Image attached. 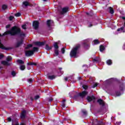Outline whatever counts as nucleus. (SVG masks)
<instances>
[{
	"label": "nucleus",
	"mask_w": 125,
	"mask_h": 125,
	"mask_svg": "<svg viewBox=\"0 0 125 125\" xmlns=\"http://www.w3.org/2000/svg\"><path fill=\"white\" fill-rule=\"evenodd\" d=\"M10 36H14L18 35L22 38L26 37V34L23 32H21V29L17 26H14L11 29V31H9Z\"/></svg>",
	"instance_id": "1"
},
{
	"label": "nucleus",
	"mask_w": 125,
	"mask_h": 125,
	"mask_svg": "<svg viewBox=\"0 0 125 125\" xmlns=\"http://www.w3.org/2000/svg\"><path fill=\"white\" fill-rule=\"evenodd\" d=\"M81 49V44H76L71 50L70 52V57H74L77 58V54L79 53V50Z\"/></svg>",
	"instance_id": "2"
},
{
	"label": "nucleus",
	"mask_w": 125,
	"mask_h": 125,
	"mask_svg": "<svg viewBox=\"0 0 125 125\" xmlns=\"http://www.w3.org/2000/svg\"><path fill=\"white\" fill-rule=\"evenodd\" d=\"M32 26L34 30H38L40 26V22L38 21H34L33 22Z\"/></svg>",
	"instance_id": "3"
},
{
	"label": "nucleus",
	"mask_w": 125,
	"mask_h": 125,
	"mask_svg": "<svg viewBox=\"0 0 125 125\" xmlns=\"http://www.w3.org/2000/svg\"><path fill=\"white\" fill-rule=\"evenodd\" d=\"M93 125H104L105 123L103 122V121H98L97 119H95L93 123Z\"/></svg>",
	"instance_id": "4"
},
{
	"label": "nucleus",
	"mask_w": 125,
	"mask_h": 125,
	"mask_svg": "<svg viewBox=\"0 0 125 125\" xmlns=\"http://www.w3.org/2000/svg\"><path fill=\"white\" fill-rule=\"evenodd\" d=\"M87 94H88V92L87 91H83L79 93L80 97H81V98H84Z\"/></svg>",
	"instance_id": "5"
},
{
	"label": "nucleus",
	"mask_w": 125,
	"mask_h": 125,
	"mask_svg": "<svg viewBox=\"0 0 125 125\" xmlns=\"http://www.w3.org/2000/svg\"><path fill=\"white\" fill-rule=\"evenodd\" d=\"M27 113V111L25 110H22L20 115V118L22 120H24L26 118V114Z\"/></svg>",
	"instance_id": "6"
},
{
	"label": "nucleus",
	"mask_w": 125,
	"mask_h": 125,
	"mask_svg": "<svg viewBox=\"0 0 125 125\" xmlns=\"http://www.w3.org/2000/svg\"><path fill=\"white\" fill-rule=\"evenodd\" d=\"M69 11V7H65L62 9V11L61 12V14L62 15L65 14V13H67Z\"/></svg>",
	"instance_id": "7"
},
{
	"label": "nucleus",
	"mask_w": 125,
	"mask_h": 125,
	"mask_svg": "<svg viewBox=\"0 0 125 125\" xmlns=\"http://www.w3.org/2000/svg\"><path fill=\"white\" fill-rule=\"evenodd\" d=\"M25 56L27 57H29L30 56H32V55H34V53L32 50H28L25 52Z\"/></svg>",
	"instance_id": "8"
},
{
	"label": "nucleus",
	"mask_w": 125,
	"mask_h": 125,
	"mask_svg": "<svg viewBox=\"0 0 125 125\" xmlns=\"http://www.w3.org/2000/svg\"><path fill=\"white\" fill-rule=\"evenodd\" d=\"M86 100H87L88 102H91L93 100H95V97L93 95L91 96H88L86 97Z\"/></svg>",
	"instance_id": "9"
},
{
	"label": "nucleus",
	"mask_w": 125,
	"mask_h": 125,
	"mask_svg": "<svg viewBox=\"0 0 125 125\" xmlns=\"http://www.w3.org/2000/svg\"><path fill=\"white\" fill-rule=\"evenodd\" d=\"M97 103H99L100 106H103V107H104V106H105V102H104V101H103V100L101 99H98L97 100Z\"/></svg>",
	"instance_id": "10"
},
{
	"label": "nucleus",
	"mask_w": 125,
	"mask_h": 125,
	"mask_svg": "<svg viewBox=\"0 0 125 125\" xmlns=\"http://www.w3.org/2000/svg\"><path fill=\"white\" fill-rule=\"evenodd\" d=\"M34 43L35 45H37L38 46H42V45H44L45 43L44 42H36Z\"/></svg>",
	"instance_id": "11"
},
{
	"label": "nucleus",
	"mask_w": 125,
	"mask_h": 125,
	"mask_svg": "<svg viewBox=\"0 0 125 125\" xmlns=\"http://www.w3.org/2000/svg\"><path fill=\"white\" fill-rule=\"evenodd\" d=\"M23 39H21L20 42H18L15 46L16 48H18V47H19L20 45L23 44Z\"/></svg>",
	"instance_id": "12"
},
{
	"label": "nucleus",
	"mask_w": 125,
	"mask_h": 125,
	"mask_svg": "<svg viewBox=\"0 0 125 125\" xmlns=\"http://www.w3.org/2000/svg\"><path fill=\"white\" fill-rule=\"evenodd\" d=\"M1 64H2V65H4V66H10V65H11L10 63L5 61H2L1 62Z\"/></svg>",
	"instance_id": "13"
},
{
	"label": "nucleus",
	"mask_w": 125,
	"mask_h": 125,
	"mask_svg": "<svg viewBox=\"0 0 125 125\" xmlns=\"http://www.w3.org/2000/svg\"><path fill=\"white\" fill-rule=\"evenodd\" d=\"M47 78L48 79V80H54L56 78V76L55 75H50L49 74H48Z\"/></svg>",
	"instance_id": "14"
},
{
	"label": "nucleus",
	"mask_w": 125,
	"mask_h": 125,
	"mask_svg": "<svg viewBox=\"0 0 125 125\" xmlns=\"http://www.w3.org/2000/svg\"><path fill=\"white\" fill-rule=\"evenodd\" d=\"M108 9L109 10V12L110 14H114L115 13V11L112 7H108Z\"/></svg>",
	"instance_id": "15"
},
{
	"label": "nucleus",
	"mask_w": 125,
	"mask_h": 125,
	"mask_svg": "<svg viewBox=\"0 0 125 125\" xmlns=\"http://www.w3.org/2000/svg\"><path fill=\"white\" fill-rule=\"evenodd\" d=\"M11 31V29L10 30H8L5 32L2 35L0 33V37H4V36H7V35H10V33L9 32Z\"/></svg>",
	"instance_id": "16"
},
{
	"label": "nucleus",
	"mask_w": 125,
	"mask_h": 125,
	"mask_svg": "<svg viewBox=\"0 0 125 125\" xmlns=\"http://www.w3.org/2000/svg\"><path fill=\"white\" fill-rule=\"evenodd\" d=\"M124 87H125V83H121L120 85H119V89L120 91H124Z\"/></svg>",
	"instance_id": "17"
},
{
	"label": "nucleus",
	"mask_w": 125,
	"mask_h": 125,
	"mask_svg": "<svg viewBox=\"0 0 125 125\" xmlns=\"http://www.w3.org/2000/svg\"><path fill=\"white\" fill-rule=\"evenodd\" d=\"M121 31L122 33H125V26H122L117 29V32H120Z\"/></svg>",
	"instance_id": "18"
},
{
	"label": "nucleus",
	"mask_w": 125,
	"mask_h": 125,
	"mask_svg": "<svg viewBox=\"0 0 125 125\" xmlns=\"http://www.w3.org/2000/svg\"><path fill=\"white\" fill-rule=\"evenodd\" d=\"M28 66H37L38 65V63L34 62H29L27 63Z\"/></svg>",
	"instance_id": "19"
},
{
	"label": "nucleus",
	"mask_w": 125,
	"mask_h": 125,
	"mask_svg": "<svg viewBox=\"0 0 125 125\" xmlns=\"http://www.w3.org/2000/svg\"><path fill=\"white\" fill-rule=\"evenodd\" d=\"M83 45L84 48H86V49H88L89 48V44L87 43V42L83 43Z\"/></svg>",
	"instance_id": "20"
},
{
	"label": "nucleus",
	"mask_w": 125,
	"mask_h": 125,
	"mask_svg": "<svg viewBox=\"0 0 125 125\" xmlns=\"http://www.w3.org/2000/svg\"><path fill=\"white\" fill-rule=\"evenodd\" d=\"M45 48L46 50H51L52 49V46H49L48 44H46Z\"/></svg>",
	"instance_id": "21"
},
{
	"label": "nucleus",
	"mask_w": 125,
	"mask_h": 125,
	"mask_svg": "<svg viewBox=\"0 0 125 125\" xmlns=\"http://www.w3.org/2000/svg\"><path fill=\"white\" fill-rule=\"evenodd\" d=\"M22 4L25 6H30L31 4L27 1H24L22 2Z\"/></svg>",
	"instance_id": "22"
},
{
	"label": "nucleus",
	"mask_w": 125,
	"mask_h": 125,
	"mask_svg": "<svg viewBox=\"0 0 125 125\" xmlns=\"http://www.w3.org/2000/svg\"><path fill=\"white\" fill-rule=\"evenodd\" d=\"M32 52H33V53L34 54V53L35 52H38V51H39V48H38L37 47H34L33 48V49L32 50Z\"/></svg>",
	"instance_id": "23"
},
{
	"label": "nucleus",
	"mask_w": 125,
	"mask_h": 125,
	"mask_svg": "<svg viewBox=\"0 0 125 125\" xmlns=\"http://www.w3.org/2000/svg\"><path fill=\"white\" fill-rule=\"evenodd\" d=\"M54 47L55 49H59V46H58V42H56L54 43Z\"/></svg>",
	"instance_id": "24"
},
{
	"label": "nucleus",
	"mask_w": 125,
	"mask_h": 125,
	"mask_svg": "<svg viewBox=\"0 0 125 125\" xmlns=\"http://www.w3.org/2000/svg\"><path fill=\"white\" fill-rule=\"evenodd\" d=\"M93 42L95 45L99 44L100 43V42H99V40L98 39H95Z\"/></svg>",
	"instance_id": "25"
},
{
	"label": "nucleus",
	"mask_w": 125,
	"mask_h": 125,
	"mask_svg": "<svg viewBox=\"0 0 125 125\" xmlns=\"http://www.w3.org/2000/svg\"><path fill=\"white\" fill-rule=\"evenodd\" d=\"M104 49H105V47H104L103 45H101L100 46V51H101V52L104 51Z\"/></svg>",
	"instance_id": "26"
},
{
	"label": "nucleus",
	"mask_w": 125,
	"mask_h": 125,
	"mask_svg": "<svg viewBox=\"0 0 125 125\" xmlns=\"http://www.w3.org/2000/svg\"><path fill=\"white\" fill-rule=\"evenodd\" d=\"M51 23V20H48L47 21V22H46L47 26L49 28H50V26H51V24H50Z\"/></svg>",
	"instance_id": "27"
},
{
	"label": "nucleus",
	"mask_w": 125,
	"mask_h": 125,
	"mask_svg": "<svg viewBox=\"0 0 125 125\" xmlns=\"http://www.w3.org/2000/svg\"><path fill=\"white\" fill-rule=\"evenodd\" d=\"M54 53L56 56H58L59 55V50L58 49H55Z\"/></svg>",
	"instance_id": "28"
},
{
	"label": "nucleus",
	"mask_w": 125,
	"mask_h": 125,
	"mask_svg": "<svg viewBox=\"0 0 125 125\" xmlns=\"http://www.w3.org/2000/svg\"><path fill=\"white\" fill-rule=\"evenodd\" d=\"M106 63L107 64V65H108L109 66L112 65V60H107L106 61Z\"/></svg>",
	"instance_id": "29"
},
{
	"label": "nucleus",
	"mask_w": 125,
	"mask_h": 125,
	"mask_svg": "<svg viewBox=\"0 0 125 125\" xmlns=\"http://www.w3.org/2000/svg\"><path fill=\"white\" fill-rule=\"evenodd\" d=\"M6 61L8 62H10V61H12V57L11 56H8L6 58Z\"/></svg>",
	"instance_id": "30"
},
{
	"label": "nucleus",
	"mask_w": 125,
	"mask_h": 125,
	"mask_svg": "<svg viewBox=\"0 0 125 125\" xmlns=\"http://www.w3.org/2000/svg\"><path fill=\"white\" fill-rule=\"evenodd\" d=\"M83 68L84 72H86V71H87V65L84 64L83 65Z\"/></svg>",
	"instance_id": "31"
},
{
	"label": "nucleus",
	"mask_w": 125,
	"mask_h": 125,
	"mask_svg": "<svg viewBox=\"0 0 125 125\" xmlns=\"http://www.w3.org/2000/svg\"><path fill=\"white\" fill-rule=\"evenodd\" d=\"M80 97V93H78L77 94L75 95L73 97L74 99H78Z\"/></svg>",
	"instance_id": "32"
},
{
	"label": "nucleus",
	"mask_w": 125,
	"mask_h": 125,
	"mask_svg": "<svg viewBox=\"0 0 125 125\" xmlns=\"http://www.w3.org/2000/svg\"><path fill=\"white\" fill-rule=\"evenodd\" d=\"M115 94L117 96H121V95H122V93H121V92L120 91H116Z\"/></svg>",
	"instance_id": "33"
},
{
	"label": "nucleus",
	"mask_w": 125,
	"mask_h": 125,
	"mask_svg": "<svg viewBox=\"0 0 125 125\" xmlns=\"http://www.w3.org/2000/svg\"><path fill=\"white\" fill-rule=\"evenodd\" d=\"M33 44H29L27 45V46L25 47V49H29V48L32 47Z\"/></svg>",
	"instance_id": "34"
},
{
	"label": "nucleus",
	"mask_w": 125,
	"mask_h": 125,
	"mask_svg": "<svg viewBox=\"0 0 125 125\" xmlns=\"http://www.w3.org/2000/svg\"><path fill=\"white\" fill-rule=\"evenodd\" d=\"M2 9H3V10H5L6 9H7V5L5 4L2 5Z\"/></svg>",
	"instance_id": "35"
},
{
	"label": "nucleus",
	"mask_w": 125,
	"mask_h": 125,
	"mask_svg": "<svg viewBox=\"0 0 125 125\" xmlns=\"http://www.w3.org/2000/svg\"><path fill=\"white\" fill-rule=\"evenodd\" d=\"M19 64H24V62L22 60H18L17 61Z\"/></svg>",
	"instance_id": "36"
},
{
	"label": "nucleus",
	"mask_w": 125,
	"mask_h": 125,
	"mask_svg": "<svg viewBox=\"0 0 125 125\" xmlns=\"http://www.w3.org/2000/svg\"><path fill=\"white\" fill-rule=\"evenodd\" d=\"M100 61V60L99 59V58H98V57L95 58L93 59V61L94 62H99Z\"/></svg>",
	"instance_id": "37"
},
{
	"label": "nucleus",
	"mask_w": 125,
	"mask_h": 125,
	"mask_svg": "<svg viewBox=\"0 0 125 125\" xmlns=\"http://www.w3.org/2000/svg\"><path fill=\"white\" fill-rule=\"evenodd\" d=\"M82 112L83 113V115H84L85 116H86V115H87V111H86V110H83L82 111Z\"/></svg>",
	"instance_id": "38"
},
{
	"label": "nucleus",
	"mask_w": 125,
	"mask_h": 125,
	"mask_svg": "<svg viewBox=\"0 0 125 125\" xmlns=\"http://www.w3.org/2000/svg\"><path fill=\"white\" fill-rule=\"evenodd\" d=\"M20 69L21 71H24V70L26 69V67L25 66V65H21Z\"/></svg>",
	"instance_id": "39"
},
{
	"label": "nucleus",
	"mask_w": 125,
	"mask_h": 125,
	"mask_svg": "<svg viewBox=\"0 0 125 125\" xmlns=\"http://www.w3.org/2000/svg\"><path fill=\"white\" fill-rule=\"evenodd\" d=\"M15 16L16 17H20L21 16V13H17L15 14Z\"/></svg>",
	"instance_id": "40"
},
{
	"label": "nucleus",
	"mask_w": 125,
	"mask_h": 125,
	"mask_svg": "<svg viewBox=\"0 0 125 125\" xmlns=\"http://www.w3.org/2000/svg\"><path fill=\"white\" fill-rule=\"evenodd\" d=\"M11 75L13 77H15V76H16V72H15V71L13 70L11 72Z\"/></svg>",
	"instance_id": "41"
},
{
	"label": "nucleus",
	"mask_w": 125,
	"mask_h": 125,
	"mask_svg": "<svg viewBox=\"0 0 125 125\" xmlns=\"http://www.w3.org/2000/svg\"><path fill=\"white\" fill-rule=\"evenodd\" d=\"M26 24H23L22 26H21V28L22 29H23V30H26V29H27V27H26Z\"/></svg>",
	"instance_id": "42"
},
{
	"label": "nucleus",
	"mask_w": 125,
	"mask_h": 125,
	"mask_svg": "<svg viewBox=\"0 0 125 125\" xmlns=\"http://www.w3.org/2000/svg\"><path fill=\"white\" fill-rule=\"evenodd\" d=\"M83 87L84 89H87V88H88V86L87 85H83Z\"/></svg>",
	"instance_id": "43"
},
{
	"label": "nucleus",
	"mask_w": 125,
	"mask_h": 125,
	"mask_svg": "<svg viewBox=\"0 0 125 125\" xmlns=\"http://www.w3.org/2000/svg\"><path fill=\"white\" fill-rule=\"evenodd\" d=\"M9 19L10 21H12V20H13V19H14V17L11 16L9 17Z\"/></svg>",
	"instance_id": "44"
},
{
	"label": "nucleus",
	"mask_w": 125,
	"mask_h": 125,
	"mask_svg": "<svg viewBox=\"0 0 125 125\" xmlns=\"http://www.w3.org/2000/svg\"><path fill=\"white\" fill-rule=\"evenodd\" d=\"M61 51L62 54H64V53H65V48L64 47L62 48L61 49Z\"/></svg>",
	"instance_id": "45"
},
{
	"label": "nucleus",
	"mask_w": 125,
	"mask_h": 125,
	"mask_svg": "<svg viewBox=\"0 0 125 125\" xmlns=\"http://www.w3.org/2000/svg\"><path fill=\"white\" fill-rule=\"evenodd\" d=\"M98 85V84L97 83H94L92 86V88H95V87H96Z\"/></svg>",
	"instance_id": "46"
},
{
	"label": "nucleus",
	"mask_w": 125,
	"mask_h": 125,
	"mask_svg": "<svg viewBox=\"0 0 125 125\" xmlns=\"http://www.w3.org/2000/svg\"><path fill=\"white\" fill-rule=\"evenodd\" d=\"M66 106V104H65V103H62V108H65Z\"/></svg>",
	"instance_id": "47"
},
{
	"label": "nucleus",
	"mask_w": 125,
	"mask_h": 125,
	"mask_svg": "<svg viewBox=\"0 0 125 125\" xmlns=\"http://www.w3.org/2000/svg\"><path fill=\"white\" fill-rule=\"evenodd\" d=\"M39 98H40V96H39V95H36L35 97V100H37V99H39Z\"/></svg>",
	"instance_id": "48"
},
{
	"label": "nucleus",
	"mask_w": 125,
	"mask_h": 125,
	"mask_svg": "<svg viewBox=\"0 0 125 125\" xmlns=\"http://www.w3.org/2000/svg\"><path fill=\"white\" fill-rule=\"evenodd\" d=\"M28 83H33V79H32V78L29 79H28Z\"/></svg>",
	"instance_id": "49"
},
{
	"label": "nucleus",
	"mask_w": 125,
	"mask_h": 125,
	"mask_svg": "<svg viewBox=\"0 0 125 125\" xmlns=\"http://www.w3.org/2000/svg\"><path fill=\"white\" fill-rule=\"evenodd\" d=\"M10 26H11L10 24H8V25H6V29H8V28H10Z\"/></svg>",
	"instance_id": "50"
},
{
	"label": "nucleus",
	"mask_w": 125,
	"mask_h": 125,
	"mask_svg": "<svg viewBox=\"0 0 125 125\" xmlns=\"http://www.w3.org/2000/svg\"><path fill=\"white\" fill-rule=\"evenodd\" d=\"M7 120L8 122H11V121H12V119L10 117L8 118Z\"/></svg>",
	"instance_id": "51"
},
{
	"label": "nucleus",
	"mask_w": 125,
	"mask_h": 125,
	"mask_svg": "<svg viewBox=\"0 0 125 125\" xmlns=\"http://www.w3.org/2000/svg\"><path fill=\"white\" fill-rule=\"evenodd\" d=\"M48 100L49 102H51L52 101H53V98H49Z\"/></svg>",
	"instance_id": "52"
},
{
	"label": "nucleus",
	"mask_w": 125,
	"mask_h": 125,
	"mask_svg": "<svg viewBox=\"0 0 125 125\" xmlns=\"http://www.w3.org/2000/svg\"><path fill=\"white\" fill-rule=\"evenodd\" d=\"M86 14L87 15L89 16H92V14H89V13H88V12H86Z\"/></svg>",
	"instance_id": "53"
},
{
	"label": "nucleus",
	"mask_w": 125,
	"mask_h": 125,
	"mask_svg": "<svg viewBox=\"0 0 125 125\" xmlns=\"http://www.w3.org/2000/svg\"><path fill=\"white\" fill-rule=\"evenodd\" d=\"M2 58H3V55H0V60L2 59Z\"/></svg>",
	"instance_id": "54"
},
{
	"label": "nucleus",
	"mask_w": 125,
	"mask_h": 125,
	"mask_svg": "<svg viewBox=\"0 0 125 125\" xmlns=\"http://www.w3.org/2000/svg\"><path fill=\"white\" fill-rule=\"evenodd\" d=\"M59 70H60L61 73H62V74H63V72H61V70H62V67H60V68H59Z\"/></svg>",
	"instance_id": "55"
},
{
	"label": "nucleus",
	"mask_w": 125,
	"mask_h": 125,
	"mask_svg": "<svg viewBox=\"0 0 125 125\" xmlns=\"http://www.w3.org/2000/svg\"><path fill=\"white\" fill-rule=\"evenodd\" d=\"M64 80L65 81V82H67V81H68V78L65 77V78H64Z\"/></svg>",
	"instance_id": "56"
},
{
	"label": "nucleus",
	"mask_w": 125,
	"mask_h": 125,
	"mask_svg": "<svg viewBox=\"0 0 125 125\" xmlns=\"http://www.w3.org/2000/svg\"><path fill=\"white\" fill-rule=\"evenodd\" d=\"M65 102H66V100L63 99V101H62V103H65Z\"/></svg>",
	"instance_id": "57"
},
{
	"label": "nucleus",
	"mask_w": 125,
	"mask_h": 125,
	"mask_svg": "<svg viewBox=\"0 0 125 125\" xmlns=\"http://www.w3.org/2000/svg\"><path fill=\"white\" fill-rule=\"evenodd\" d=\"M78 80H79V81H81V80H82V77H78Z\"/></svg>",
	"instance_id": "58"
},
{
	"label": "nucleus",
	"mask_w": 125,
	"mask_h": 125,
	"mask_svg": "<svg viewBox=\"0 0 125 125\" xmlns=\"http://www.w3.org/2000/svg\"><path fill=\"white\" fill-rule=\"evenodd\" d=\"M30 100H31V101H33L34 100V98H33V97H31Z\"/></svg>",
	"instance_id": "59"
},
{
	"label": "nucleus",
	"mask_w": 125,
	"mask_h": 125,
	"mask_svg": "<svg viewBox=\"0 0 125 125\" xmlns=\"http://www.w3.org/2000/svg\"><path fill=\"white\" fill-rule=\"evenodd\" d=\"M93 25L92 24H89L88 26L89 27H92Z\"/></svg>",
	"instance_id": "60"
},
{
	"label": "nucleus",
	"mask_w": 125,
	"mask_h": 125,
	"mask_svg": "<svg viewBox=\"0 0 125 125\" xmlns=\"http://www.w3.org/2000/svg\"><path fill=\"white\" fill-rule=\"evenodd\" d=\"M20 125H26L23 123H21Z\"/></svg>",
	"instance_id": "61"
},
{
	"label": "nucleus",
	"mask_w": 125,
	"mask_h": 125,
	"mask_svg": "<svg viewBox=\"0 0 125 125\" xmlns=\"http://www.w3.org/2000/svg\"><path fill=\"white\" fill-rule=\"evenodd\" d=\"M38 125H42V123H39Z\"/></svg>",
	"instance_id": "62"
},
{
	"label": "nucleus",
	"mask_w": 125,
	"mask_h": 125,
	"mask_svg": "<svg viewBox=\"0 0 125 125\" xmlns=\"http://www.w3.org/2000/svg\"><path fill=\"white\" fill-rule=\"evenodd\" d=\"M47 0H43V1H46Z\"/></svg>",
	"instance_id": "63"
},
{
	"label": "nucleus",
	"mask_w": 125,
	"mask_h": 125,
	"mask_svg": "<svg viewBox=\"0 0 125 125\" xmlns=\"http://www.w3.org/2000/svg\"><path fill=\"white\" fill-rule=\"evenodd\" d=\"M28 70H30V68H28Z\"/></svg>",
	"instance_id": "64"
}]
</instances>
